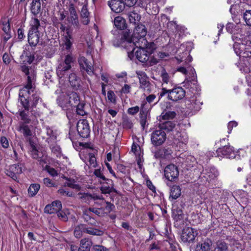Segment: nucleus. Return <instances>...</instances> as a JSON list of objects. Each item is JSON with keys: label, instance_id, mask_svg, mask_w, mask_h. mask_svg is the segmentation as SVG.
<instances>
[{"label": "nucleus", "instance_id": "obj_8", "mask_svg": "<svg viewBox=\"0 0 251 251\" xmlns=\"http://www.w3.org/2000/svg\"><path fill=\"white\" fill-rule=\"evenodd\" d=\"M185 90L181 87H175L170 89L168 94V99L173 101H177L182 100L185 96Z\"/></svg>", "mask_w": 251, "mask_h": 251}, {"label": "nucleus", "instance_id": "obj_15", "mask_svg": "<svg viewBox=\"0 0 251 251\" xmlns=\"http://www.w3.org/2000/svg\"><path fill=\"white\" fill-rule=\"evenodd\" d=\"M186 107L192 111H198L201 109V103L197 99L195 95H193L185 101Z\"/></svg>", "mask_w": 251, "mask_h": 251}, {"label": "nucleus", "instance_id": "obj_18", "mask_svg": "<svg viewBox=\"0 0 251 251\" xmlns=\"http://www.w3.org/2000/svg\"><path fill=\"white\" fill-rule=\"evenodd\" d=\"M102 184L100 190L102 193L106 194L112 192L117 193V191L113 188V182L111 179H106L105 181H100Z\"/></svg>", "mask_w": 251, "mask_h": 251}, {"label": "nucleus", "instance_id": "obj_27", "mask_svg": "<svg viewBox=\"0 0 251 251\" xmlns=\"http://www.w3.org/2000/svg\"><path fill=\"white\" fill-rule=\"evenodd\" d=\"M136 74L139 79L140 88L146 89L150 85V82L148 80V77L146 73L142 71H137Z\"/></svg>", "mask_w": 251, "mask_h": 251}, {"label": "nucleus", "instance_id": "obj_2", "mask_svg": "<svg viewBox=\"0 0 251 251\" xmlns=\"http://www.w3.org/2000/svg\"><path fill=\"white\" fill-rule=\"evenodd\" d=\"M21 70L27 77L26 84L20 90L19 92V100L25 111L29 110V102L28 98L29 96L33 93L35 90V85L32 83L35 79L36 72L31 67H28L25 65L21 66Z\"/></svg>", "mask_w": 251, "mask_h": 251}, {"label": "nucleus", "instance_id": "obj_42", "mask_svg": "<svg viewBox=\"0 0 251 251\" xmlns=\"http://www.w3.org/2000/svg\"><path fill=\"white\" fill-rule=\"evenodd\" d=\"M64 178L67 180V181L64 183V186H68L76 190H79L80 189V186L76 183V181L74 179L65 176L64 177Z\"/></svg>", "mask_w": 251, "mask_h": 251}, {"label": "nucleus", "instance_id": "obj_35", "mask_svg": "<svg viewBox=\"0 0 251 251\" xmlns=\"http://www.w3.org/2000/svg\"><path fill=\"white\" fill-rule=\"evenodd\" d=\"M30 28L29 30L35 32H39L41 29L40 21L35 17H32L30 22Z\"/></svg>", "mask_w": 251, "mask_h": 251}, {"label": "nucleus", "instance_id": "obj_12", "mask_svg": "<svg viewBox=\"0 0 251 251\" xmlns=\"http://www.w3.org/2000/svg\"><path fill=\"white\" fill-rule=\"evenodd\" d=\"M198 234L197 231L193 228L188 227L184 229L181 235L183 242H192Z\"/></svg>", "mask_w": 251, "mask_h": 251}, {"label": "nucleus", "instance_id": "obj_53", "mask_svg": "<svg viewBox=\"0 0 251 251\" xmlns=\"http://www.w3.org/2000/svg\"><path fill=\"white\" fill-rule=\"evenodd\" d=\"M11 170L17 175L21 174L22 173V164H13L10 166Z\"/></svg>", "mask_w": 251, "mask_h": 251}, {"label": "nucleus", "instance_id": "obj_49", "mask_svg": "<svg viewBox=\"0 0 251 251\" xmlns=\"http://www.w3.org/2000/svg\"><path fill=\"white\" fill-rule=\"evenodd\" d=\"M176 115V113L174 111L165 110L162 113L161 115H160V117L163 120H169L173 119L175 117Z\"/></svg>", "mask_w": 251, "mask_h": 251}, {"label": "nucleus", "instance_id": "obj_50", "mask_svg": "<svg viewBox=\"0 0 251 251\" xmlns=\"http://www.w3.org/2000/svg\"><path fill=\"white\" fill-rule=\"evenodd\" d=\"M32 93L30 100L31 101V107L33 108L36 107L39 101H41V99L37 92H33Z\"/></svg>", "mask_w": 251, "mask_h": 251}, {"label": "nucleus", "instance_id": "obj_52", "mask_svg": "<svg viewBox=\"0 0 251 251\" xmlns=\"http://www.w3.org/2000/svg\"><path fill=\"white\" fill-rule=\"evenodd\" d=\"M28 111L22 110L20 112V116L21 120L23 121L21 123H29L30 122V119L28 117Z\"/></svg>", "mask_w": 251, "mask_h": 251}, {"label": "nucleus", "instance_id": "obj_13", "mask_svg": "<svg viewBox=\"0 0 251 251\" xmlns=\"http://www.w3.org/2000/svg\"><path fill=\"white\" fill-rule=\"evenodd\" d=\"M219 175L217 170L214 167H207L202 171L201 177L204 178L207 181H210Z\"/></svg>", "mask_w": 251, "mask_h": 251}, {"label": "nucleus", "instance_id": "obj_38", "mask_svg": "<svg viewBox=\"0 0 251 251\" xmlns=\"http://www.w3.org/2000/svg\"><path fill=\"white\" fill-rule=\"evenodd\" d=\"M30 10L34 16L37 15L41 11V2L40 0H32L30 6Z\"/></svg>", "mask_w": 251, "mask_h": 251}, {"label": "nucleus", "instance_id": "obj_28", "mask_svg": "<svg viewBox=\"0 0 251 251\" xmlns=\"http://www.w3.org/2000/svg\"><path fill=\"white\" fill-rule=\"evenodd\" d=\"M2 29L3 31V37L5 42L7 41L11 38V32L10 28L9 21L5 19L2 22Z\"/></svg>", "mask_w": 251, "mask_h": 251}, {"label": "nucleus", "instance_id": "obj_59", "mask_svg": "<svg viewBox=\"0 0 251 251\" xmlns=\"http://www.w3.org/2000/svg\"><path fill=\"white\" fill-rule=\"evenodd\" d=\"M88 211H89L90 212H93L100 217L104 216L102 211L98 206L97 207H90L88 209Z\"/></svg>", "mask_w": 251, "mask_h": 251}, {"label": "nucleus", "instance_id": "obj_30", "mask_svg": "<svg viewBox=\"0 0 251 251\" xmlns=\"http://www.w3.org/2000/svg\"><path fill=\"white\" fill-rule=\"evenodd\" d=\"M127 15L130 23L134 24V25L138 24V23L140 22L141 18V14L137 10H134L128 12Z\"/></svg>", "mask_w": 251, "mask_h": 251}, {"label": "nucleus", "instance_id": "obj_60", "mask_svg": "<svg viewBox=\"0 0 251 251\" xmlns=\"http://www.w3.org/2000/svg\"><path fill=\"white\" fill-rule=\"evenodd\" d=\"M140 111V107L138 106L130 107L127 109V112L131 115H135L139 111Z\"/></svg>", "mask_w": 251, "mask_h": 251}, {"label": "nucleus", "instance_id": "obj_4", "mask_svg": "<svg viewBox=\"0 0 251 251\" xmlns=\"http://www.w3.org/2000/svg\"><path fill=\"white\" fill-rule=\"evenodd\" d=\"M64 95H60L57 100L59 105L62 107L66 106L69 104L71 107H75L77 104L81 100L79 95L75 92H70L67 94V98H64Z\"/></svg>", "mask_w": 251, "mask_h": 251}, {"label": "nucleus", "instance_id": "obj_62", "mask_svg": "<svg viewBox=\"0 0 251 251\" xmlns=\"http://www.w3.org/2000/svg\"><path fill=\"white\" fill-rule=\"evenodd\" d=\"M123 126L125 128L130 129L132 128L133 124L131 120L128 118H125L123 120Z\"/></svg>", "mask_w": 251, "mask_h": 251}, {"label": "nucleus", "instance_id": "obj_14", "mask_svg": "<svg viewBox=\"0 0 251 251\" xmlns=\"http://www.w3.org/2000/svg\"><path fill=\"white\" fill-rule=\"evenodd\" d=\"M100 197L101 199L100 200V201H96L95 204L100 209L104 215L109 213L115 208V206L111 202L105 201L102 196Z\"/></svg>", "mask_w": 251, "mask_h": 251}, {"label": "nucleus", "instance_id": "obj_43", "mask_svg": "<svg viewBox=\"0 0 251 251\" xmlns=\"http://www.w3.org/2000/svg\"><path fill=\"white\" fill-rule=\"evenodd\" d=\"M88 158L89 164V165L86 164V165L84 167V168L86 171L87 170V168L89 169L95 168L97 166L96 158L93 153H89L88 154Z\"/></svg>", "mask_w": 251, "mask_h": 251}, {"label": "nucleus", "instance_id": "obj_33", "mask_svg": "<svg viewBox=\"0 0 251 251\" xmlns=\"http://www.w3.org/2000/svg\"><path fill=\"white\" fill-rule=\"evenodd\" d=\"M69 81L72 87L74 88L77 89L80 86L81 79L75 73L69 75Z\"/></svg>", "mask_w": 251, "mask_h": 251}, {"label": "nucleus", "instance_id": "obj_64", "mask_svg": "<svg viewBox=\"0 0 251 251\" xmlns=\"http://www.w3.org/2000/svg\"><path fill=\"white\" fill-rule=\"evenodd\" d=\"M94 175L102 179V181H105L106 178L103 175L100 169H95L94 172Z\"/></svg>", "mask_w": 251, "mask_h": 251}, {"label": "nucleus", "instance_id": "obj_16", "mask_svg": "<svg viewBox=\"0 0 251 251\" xmlns=\"http://www.w3.org/2000/svg\"><path fill=\"white\" fill-rule=\"evenodd\" d=\"M217 154L219 156H226L227 158L234 157V150L229 145L225 146L217 150Z\"/></svg>", "mask_w": 251, "mask_h": 251}, {"label": "nucleus", "instance_id": "obj_21", "mask_svg": "<svg viewBox=\"0 0 251 251\" xmlns=\"http://www.w3.org/2000/svg\"><path fill=\"white\" fill-rule=\"evenodd\" d=\"M78 61L80 66L85 70L89 75L94 74V68L91 63H89L87 59L84 56L80 57Z\"/></svg>", "mask_w": 251, "mask_h": 251}, {"label": "nucleus", "instance_id": "obj_10", "mask_svg": "<svg viewBox=\"0 0 251 251\" xmlns=\"http://www.w3.org/2000/svg\"><path fill=\"white\" fill-rule=\"evenodd\" d=\"M178 174L177 168L174 164L168 165L164 169V176L169 181L175 180L177 178Z\"/></svg>", "mask_w": 251, "mask_h": 251}, {"label": "nucleus", "instance_id": "obj_20", "mask_svg": "<svg viewBox=\"0 0 251 251\" xmlns=\"http://www.w3.org/2000/svg\"><path fill=\"white\" fill-rule=\"evenodd\" d=\"M108 5L115 13L122 12L125 7V3L120 0H111L108 1Z\"/></svg>", "mask_w": 251, "mask_h": 251}, {"label": "nucleus", "instance_id": "obj_45", "mask_svg": "<svg viewBox=\"0 0 251 251\" xmlns=\"http://www.w3.org/2000/svg\"><path fill=\"white\" fill-rule=\"evenodd\" d=\"M114 24L117 28L121 30L124 29L126 27L125 20L120 16L115 18Z\"/></svg>", "mask_w": 251, "mask_h": 251}, {"label": "nucleus", "instance_id": "obj_5", "mask_svg": "<svg viewBox=\"0 0 251 251\" xmlns=\"http://www.w3.org/2000/svg\"><path fill=\"white\" fill-rule=\"evenodd\" d=\"M152 43H149L147 47H135V50L133 51V56L131 59H132L134 57V52L135 51V55L136 58L140 62L144 63L149 60L150 56L152 52Z\"/></svg>", "mask_w": 251, "mask_h": 251}, {"label": "nucleus", "instance_id": "obj_22", "mask_svg": "<svg viewBox=\"0 0 251 251\" xmlns=\"http://www.w3.org/2000/svg\"><path fill=\"white\" fill-rule=\"evenodd\" d=\"M173 151L169 148H163L154 152V156L157 159H167L171 156Z\"/></svg>", "mask_w": 251, "mask_h": 251}, {"label": "nucleus", "instance_id": "obj_31", "mask_svg": "<svg viewBox=\"0 0 251 251\" xmlns=\"http://www.w3.org/2000/svg\"><path fill=\"white\" fill-rule=\"evenodd\" d=\"M174 139L179 143L186 144L188 140L187 135L184 132H180L177 130V128L173 131Z\"/></svg>", "mask_w": 251, "mask_h": 251}, {"label": "nucleus", "instance_id": "obj_34", "mask_svg": "<svg viewBox=\"0 0 251 251\" xmlns=\"http://www.w3.org/2000/svg\"><path fill=\"white\" fill-rule=\"evenodd\" d=\"M27 124L20 123L18 130L22 132L25 137L31 136L32 135L31 130L29 126L26 125Z\"/></svg>", "mask_w": 251, "mask_h": 251}, {"label": "nucleus", "instance_id": "obj_24", "mask_svg": "<svg viewBox=\"0 0 251 251\" xmlns=\"http://www.w3.org/2000/svg\"><path fill=\"white\" fill-rule=\"evenodd\" d=\"M80 199L82 201L89 203L92 200H100L101 197L96 194H90L88 193H78Z\"/></svg>", "mask_w": 251, "mask_h": 251}, {"label": "nucleus", "instance_id": "obj_26", "mask_svg": "<svg viewBox=\"0 0 251 251\" xmlns=\"http://www.w3.org/2000/svg\"><path fill=\"white\" fill-rule=\"evenodd\" d=\"M41 33L39 32H35L29 30L28 34V41L30 46H35L39 42Z\"/></svg>", "mask_w": 251, "mask_h": 251}, {"label": "nucleus", "instance_id": "obj_17", "mask_svg": "<svg viewBox=\"0 0 251 251\" xmlns=\"http://www.w3.org/2000/svg\"><path fill=\"white\" fill-rule=\"evenodd\" d=\"M92 244V242L88 239H83L80 241V247L78 249L76 246L72 245L71 250V251H90Z\"/></svg>", "mask_w": 251, "mask_h": 251}, {"label": "nucleus", "instance_id": "obj_23", "mask_svg": "<svg viewBox=\"0 0 251 251\" xmlns=\"http://www.w3.org/2000/svg\"><path fill=\"white\" fill-rule=\"evenodd\" d=\"M69 12L70 13V16L68 18L69 21L72 24V25L78 26L79 25L78 15L75 7V5L72 3H71L69 4Z\"/></svg>", "mask_w": 251, "mask_h": 251}, {"label": "nucleus", "instance_id": "obj_63", "mask_svg": "<svg viewBox=\"0 0 251 251\" xmlns=\"http://www.w3.org/2000/svg\"><path fill=\"white\" fill-rule=\"evenodd\" d=\"M170 90H168V89H167L166 88H162L161 89V91H160V92L158 93V98H159V100H158L157 101V102H158L165 95H166V94H167V96H168V94L170 92Z\"/></svg>", "mask_w": 251, "mask_h": 251}, {"label": "nucleus", "instance_id": "obj_41", "mask_svg": "<svg viewBox=\"0 0 251 251\" xmlns=\"http://www.w3.org/2000/svg\"><path fill=\"white\" fill-rule=\"evenodd\" d=\"M20 58L23 62V64H26V63H28L29 64H30L33 62L34 59V56L30 53L24 51L23 53L21 55Z\"/></svg>", "mask_w": 251, "mask_h": 251}, {"label": "nucleus", "instance_id": "obj_6", "mask_svg": "<svg viewBox=\"0 0 251 251\" xmlns=\"http://www.w3.org/2000/svg\"><path fill=\"white\" fill-rule=\"evenodd\" d=\"M155 98L156 96L155 95L151 94L146 97V101H144L142 102L139 115L140 123L143 129L145 128L147 123V119L148 113L147 108H146L147 102H148L149 103H151L154 101Z\"/></svg>", "mask_w": 251, "mask_h": 251}, {"label": "nucleus", "instance_id": "obj_9", "mask_svg": "<svg viewBox=\"0 0 251 251\" xmlns=\"http://www.w3.org/2000/svg\"><path fill=\"white\" fill-rule=\"evenodd\" d=\"M77 131L82 138H87L90 132L88 122L86 120H79L77 124Z\"/></svg>", "mask_w": 251, "mask_h": 251}, {"label": "nucleus", "instance_id": "obj_55", "mask_svg": "<svg viewBox=\"0 0 251 251\" xmlns=\"http://www.w3.org/2000/svg\"><path fill=\"white\" fill-rule=\"evenodd\" d=\"M243 17L246 24L249 26H251V10H246L244 13Z\"/></svg>", "mask_w": 251, "mask_h": 251}, {"label": "nucleus", "instance_id": "obj_11", "mask_svg": "<svg viewBox=\"0 0 251 251\" xmlns=\"http://www.w3.org/2000/svg\"><path fill=\"white\" fill-rule=\"evenodd\" d=\"M186 80V85L188 87L190 86L192 91H198L199 88L197 85V75L194 68H190L189 75H187Z\"/></svg>", "mask_w": 251, "mask_h": 251}, {"label": "nucleus", "instance_id": "obj_29", "mask_svg": "<svg viewBox=\"0 0 251 251\" xmlns=\"http://www.w3.org/2000/svg\"><path fill=\"white\" fill-rule=\"evenodd\" d=\"M212 242L209 239L199 243L196 248V251H211Z\"/></svg>", "mask_w": 251, "mask_h": 251}, {"label": "nucleus", "instance_id": "obj_32", "mask_svg": "<svg viewBox=\"0 0 251 251\" xmlns=\"http://www.w3.org/2000/svg\"><path fill=\"white\" fill-rule=\"evenodd\" d=\"M72 40H73L72 35V34H69L68 31H67V34H63L62 37V45L66 50L70 51L72 48L73 45Z\"/></svg>", "mask_w": 251, "mask_h": 251}, {"label": "nucleus", "instance_id": "obj_3", "mask_svg": "<svg viewBox=\"0 0 251 251\" xmlns=\"http://www.w3.org/2000/svg\"><path fill=\"white\" fill-rule=\"evenodd\" d=\"M75 58L72 54L65 56L64 59L58 62L56 68V74L59 78H61L68 74V71L72 68V64L74 63Z\"/></svg>", "mask_w": 251, "mask_h": 251}, {"label": "nucleus", "instance_id": "obj_36", "mask_svg": "<svg viewBox=\"0 0 251 251\" xmlns=\"http://www.w3.org/2000/svg\"><path fill=\"white\" fill-rule=\"evenodd\" d=\"M247 44H245L243 43H235L233 44V48L235 53L238 56H242L243 54V51L245 49H246Z\"/></svg>", "mask_w": 251, "mask_h": 251}, {"label": "nucleus", "instance_id": "obj_7", "mask_svg": "<svg viewBox=\"0 0 251 251\" xmlns=\"http://www.w3.org/2000/svg\"><path fill=\"white\" fill-rule=\"evenodd\" d=\"M166 134L160 128L154 131L151 135L152 144L155 146L161 145L166 140Z\"/></svg>", "mask_w": 251, "mask_h": 251}, {"label": "nucleus", "instance_id": "obj_46", "mask_svg": "<svg viewBox=\"0 0 251 251\" xmlns=\"http://www.w3.org/2000/svg\"><path fill=\"white\" fill-rule=\"evenodd\" d=\"M40 188V185L39 184H31L28 189V193L29 196L31 197L35 196L38 192Z\"/></svg>", "mask_w": 251, "mask_h": 251}, {"label": "nucleus", "instance_id": "obj_37", "mask_svg": "<svg viewBox=\"0 0 251 251\" xmlns=\"http://www.w3.org/2000/svg\"><path fill=\"white\" fill-rule=\"evenodd\" d=\"M181 189L179 186L173 185L170 190V198L176 200L181 195Z\"/></svg>", "mask_w": 251, "mask_h": 251}, {"label": "nucleus", "instance_id": "obj_40", "mask_svg": "<svg viewBox=\"0 0 251 251\" xmlns=\"http://www.w3.org/2000/svg\"><path fill=\"white\" fill-rule=\"evenodd\" d=\"M81 18H82V22L84 25H87L89 24L90 20L89 19V13L88 11L87 6L84 5L80 12Z\"/></svg>", "mask_w": 251, "mask_h": 251}, {"label": "nucleus", "instance_id": "obj_54", "mask_svg": "<svg viewBox=\"0 0 251 251\" xmlns=\"http://www.w3.org/2000/svg\"><path fill=\"white\" fill-rule=\"evenodd\" d=\"M117 170L118 172L124 175H126L129 173V170L126 168V167L122 164H117Z\"/></svg>", "mask_w": 251, "mask_h": 251}, {"label": "nucleus", "instance_id": "obj_58", "mask_svg": "<svg viewBox=\"0 0 251 251\" xmlns=\"http://www.w3.org/2000/svg\"><path fill=\"white\" fill-rule=\"evenodd\" d=\"M57 193L61 196H66L69 197H73V193L68 191V190H65L64 188H60L58 191Z\"/></svg>", "mask_w": 251, "mask_h": 251}, {"label": "nucleus", "instance_id": "obj_51", "mask_svg": "<svg viewBox=\"0 0 251 251\" xmlns=\"http://www.w3.org/2000/svg\"><path fill=\"white\" fill-rule=\"evenodd\" d=\"M228 247L225 242L219 241L217 243V247L215 249V251H227Z\"/></svg>", "mask_w": 251, "mask_h": 251}, {"label": "nucleus", "instance_id": "obj_25", "mask_svg": "<svg viewBox=\"0 0 251 251\" xmlns=\"http://www.w3.org/2000/svg\"><path fill=\"white\" fill-rule=\"evenodd\" d=\"M31 149L30 151L32 158L37 159L40 162V164L42 165H44L45 164L47 163L46 156L42 155V156H40L38 150L36 149L35 146L33 144L31 145Z\"/></svg>", "mask_w": 251, "mask_h": 251}, {"label": "nucleus", "instance_id": "obj_48", "mask_svg": "<svg viewBox=\"0 0 251 251\" xmlns=\"http://www.w3.org/2000/svg\"><path fill=\"white\" fill-rule=\"evenodd\" d=\"M85 233L92 235L101 236L104 232L102 230L98 228L85 226Z\"/></svg>", "mask_w": 251, "mask_h": 251}, {"label": "nucleus", "instance_id": "obj_61", "mask_svg": "<svg viewBox=\"0 0 251 251\" xmlns=\"http://www.w3.org/2000/svg\"><path fill=\"white\" fill-rule=\"evenodd\" d=\"M107 99L108 100L113 103H116V96L113 91L109 90L107 92Z\"/></svg>", "mask_w": 251, "mask_h": 251}, {"label": "nucleus", "instance_id": "obj_1", "mask_svg": "<svg viewBox=\"0 0 251 251\" xmlns=\"http://www.w3.org/2000/svg\"><path fill=\"white\" fill-rule=\"evenodd\" d=\"M147 33L146 27L141 24H139L135 26L131 35L129 30L123 32L120 44H122V46L126 49L130 58L131 59L133 56V51L135 50V47H148V42L145 38Z\"/></svg>", "mask_w": 251, "mask_h": 251}, {"label": "nucleus", "instance_id": "obj_47", "mask_svg": "<svg viewBox=\"0 0 251 251\" xmlns=\"http://www.w3.org/2000/svg\"><path fill=\"white\" fill-rule=\"evenodd\" d=\"M85 233V226L84 225H80L76 226L74 230V235L77 238H81L83 233Z\"/></svg>", "mask_w": 251, "mask_h": 251}, {"label": "nucleus", "instance_id": "obj_56", "mask_svg": "<svg viewBox=\"0 0 251 251\" xmlns=\"http://www.w3.org/2000/svg\"><path fill=\"white\" fill-rule=\"evenodd\" d=\"M161 77L162 81L164 83L167 84L170 80V76L169 74L166 72L165 69H163L161 72Z\"/></svg>", "mask_w": 251, "mask_h": 251}, {"label": "nucleus", "instance_id": "obj_39", "mask_svg": "<svg viewBox=\"0 0 251 251\" xmlns=\"http://www.w3.org/2000/svg\"><path fill=\"white\" fill-rule=\"evenodd\" d=\"M176 124L172 121H166L161 122L159 124V127L161 130H165L167 131H173L176 127Z\"/></svg>", "mask_w": 251, "mask_h": 251}, {"label": "nucleus", "instance_id": "obj_44", "mask_svg": "<svg viewBox=\"0 0 251 251\" xmlns=\"http://www.w3.org/2000/svg\"><path fill=\"white\" fill-rule=\"evenodd\" d=\"M77 114L80 116H84L87 114L86 110V104L84 101H80L75 106Z\"/></svg>", "mask_w": 251, "mask_h": 251}, {"label": "nucleus", "instance_id": "obj_19", "mask_svg": "<svg viewBox=\"0 0 251 251\" xmlns=\"http://www.w3.org/2000/svg\"><path fill=\"white\" fill-rule=\"evenodd\" d=\"M62 208V204L60 201H55L51 204L46 206L44 211L46 213L52 214L57 213Z\"/></svg>", "mask_w": 251, "mask_h": 251}, {"label": "nucleus", "instance_id": "obj_57", "mask_svg": "<svg viewBox=\"0 0 251 251\" xmlns=\"http://www.w3.org/2000/svg\"><path fill=\"white\" fill-rule=\"evenodd\" d=\"M251 43L249 42L248 44H247V46L246 47V49L243 51V57H249L251 58Z\"/></svg>", "mask_w": 251, "mask_h": 251}]
</instances>
